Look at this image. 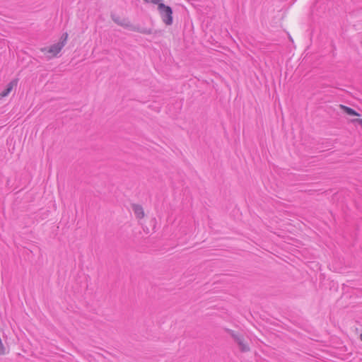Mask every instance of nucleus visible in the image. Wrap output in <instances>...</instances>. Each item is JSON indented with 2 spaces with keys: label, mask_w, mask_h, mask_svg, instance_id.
<instances>
[{
  "label": "nucleus",
  "mask_w": 362,
  "mask_h": 362,
  "mask_svg": "<svg viewBox=\"0 0 362 362\" xmlns=\"http://www.w3.org/2000/svg\"><path fill=\"white\" fill-rule=\"evenodd\" d=\"M149 2L158 5V9L159 8L160 4H163L162 0H149Z\"/></svg>",
  "instance_id": "6e6552de"
},
{
  "label": "nucleus",
  "mask_w": 362,
  "mask_h": 362,
  "mask_svg": "<svg viewBox=\"0 0 362 362\" xmlns=\"http://www.w3.org/2000/svg\"><path fill=\"white\" fill-rule=\"evenodd\" d=\"M146 3H149V0H144Z\"/></svg>",
  "instance_id": "9d476101"
},
{
  "label": "nucleus",
  "mask_w": 362,
  "mask_h": 362,
  "mask_svg": "<svg viewBox=\"0 0 362 362\" xmlns=\"http://www.w3.org/2000/svg\"><path fill=\"white\" fill-rule=\"evenodd\" d=\"M339 107H340L341 110H342L348 115L354 116V117L359 116V114L351 107H349L343 105H341Z\"/></svg>",
  "instance_id": "39448f33"
},
{
  "label": "nucleus",
  "mask_w": 362,
  "mask_h": 362,
  "mask_svg": "<svg viewBox=\"0 0 362 362\" xmlns=\"http://www.w3.org/2000/svg\"><path fill=\"white\" fill-rule=\"evenodd\" d=\"M69 35L64 33L60 37L58 42L54 43L49 47H42L40 51L49 59L54 58L61 52L65 45L66 44Z\"/></svg>",
  "instance_id": "f257e3e1"
},
{
  "label": "nucleus",
  "mask_w": 362,
  "mask_h": 362,
  "mask_svg": "<svg viewBox=\"0 0 362 362\" xmlns=\"http://www.w3.org/2000/svg\"><path fill=\"white\" fill-rule=\"evenodd\" d=\"M352 122H356L359 124L362 125V119H356L352 120Z\"/></svg>",
  "instance_id": "1a4fd4ad"
},
{
  "label": "nucleus",
  "mask_w": 362,
  "mask_h": 362,
  "mask_svg": "<svg viewBox=\"0 0 362 362\" xmlns=\"http://www.w3.org/2000/svg\"><path fill=\"white\" fill-rule=\"evenodd\" d=\"M17 80L13 81L10 82L5 90H4L1 93H0V98L6 97L12 90L13 87L16 86Z\"/></svg>",
  "instance_id": "20e7f679"
},
{
  "label": "nucleus",
  "mask_w": 362,
  "mask_h": 362,
  "mask_svg": "<svg viewBox=\"0 0 362 362\" xmlns=\"http://www.w3.org/2000/svg\"><path fill=\"white\" fill-rule=\"evenodd\" d=\"M237 344L242 352H246L250 350V346L247 341H238Z\"/></svg>",
  "instance_id": "423d86ee"
},
{
  "label": "nucleus",
  "mask_w": 362,
  "mask_h": 362,
  "mask_svg": "<svg viewBox=\"0 0 362 362\" xmlns=\"http://www.w3.org/2000/svg\"><path fill=\"white\" fill-rule=\"evenodd\" d=\"M158 11L163 23L167 25H172L173 22L172 8L164 4H160Z\"/></svg>",
  "instance_id": "f03ea898"
},
{
  "label": "nucleus",
  "mask_w": 362,
  "mask_h": 362,
  "mask_svg": "<svg viewBox=\"0 0 362 362\" xmlns=\"http://www.w3.org/2000/svg\"><path fill=\"white\" fill-rule=\"evenodd\" d=\"M361 339H362V334H361Z\"/></svg>",
  "instance_id": "9b49d317"
},
{
  "label": "nucleus",
  "mask_w": 362,
  "mask_h": 362,
  "mask_svg": "<svg viewBox=\"0 0 362 362\" xmlns=\"http://www.w3.org/2000/svg\"><path fill=\"white\" fill-rule=\"evenodd\" d=\"M8 351V346L5 345L2 343V341H0V356L6 354Z\"/></svg>",
  "instance_id": "0eeeda50"
},
{
  "label": "nucleus",
  "mask_w": 362,
  "mask_h": 362,
  "mask_svg": "<svg viewBox=\"0 0 362 362\" xmlns=\"http://www.w3.org/2000/svg\"><path fill=\"white\" fill-rule=\"evenodd\" d=\"M131 208L137 220L140 221L145 218L146 213L142 205L134 203L131 204Z\"/></svg>",
  "instance_id": "7ed1b4c3"
}]
</instances>
